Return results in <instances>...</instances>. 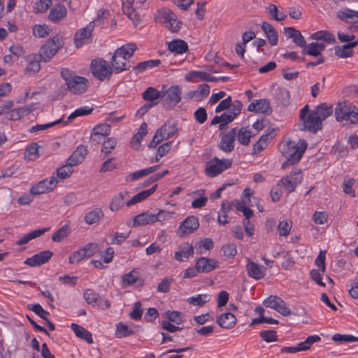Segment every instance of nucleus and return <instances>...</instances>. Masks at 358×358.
<instances>
[{
  "label": "nucleus",
  "instance_id": "obj_1",
  "mask_svg": "<svg viewBox=\"0 0 358 358\" xmlns=\"http://www.w3.org/2000/svg\"><path fill=\"white\" fill-rule=\"evenodd\" d=\"M136 48L135 43H129L122 45L115 51L111 61V65L115 72L120 73L131 67L127 60L134 55Z\"/></svg>",
  "mask_w": 358,
  "mask_h": 358
},
{
  "label": "nucleus",
  "instance_id": "obj_2",
  "mask_svg": "<svg viewBox=\"0 0 358 358\" xmlns=\"http://www.w3.org/2000/svg\"><path fill=\"white\" fill-rule=\"evenodd\" d=\"M61 76L65 80L68 90L75 94H81L86 92L89 82L87 78L76 75L69 69L61 70Z\"/></svg>",
  "mask_w": 358,
  "mask_h": 358
},
{
  "label": "nucleus",
  "instance_id": "obj_3",
  "mask_svg": "<svg viewBox=\"0 0 358 358\" xmlns=\"http://www.w3.org/2000/svg\"><path fill=\"white\" fill-rule=\"evenodd\" d=\"M307 145L304 139H300L298 143L289 141L280 146V152L292 163H298L305 152Z\"/></svg>",
  "mask_w": 358,
  "mask_h": 358
},
{
  "label": "nucleus",
  "instance_id": "obj_4",
  "mask_svg": "<svg viewBox=\"0 0 358 358\" xmlns=\"http://www.w3.org/2000/svg\"><path fill=\"white\" fill-rule=\"evenodd\" d=\"M231 159H220L217 157H213L206 163L204 172L207 176L213 178L231 168Z\"/></svg>",
  "mask_w": 358,
  "mask_h": 358
},
{
  "label": "nucleus",
  "instance_id": "obj_5",
  "mask_svg": "<svg viewBox=\"0 0 358 358\" xmlns=\"http://www.w3.org/2000/svg\"><path fill=\"white\" fill-rule=\"evenodd\" d=\"M91 71L94 76L101 81L109 80L112 74V67L103 59H93Z\"/></svg>",
  "mask_w": 358,
  "mask_h": 358
},
{
  "label": "nucleus",
  "instance_id": "obj_6",
  "mask_svg": "<svg viewBox=\"0 0 358 358\" xmlns=\"http://www.w3.org/2000/svg\"><path fill=\"white\" fill-rule=\"evenodd\" d=\"M181 88L178 85L171 86L162 92V101L166 109H172L181 100Z\"/></svg>",
  "mask_w": 358,
  "mask_h": 358
},
{
  "label": "nucleus",
  "instance_id": "obj_7",
  "mask_svg": "<svg viewBox=\"0 0 358 358\" xmlns=\"http://www.w3.org/2000/svg\"><path fill=\"white\" fill-rule=\"evenodd\" d=\"M303 180V176L300 169L292 171L289 175L282 177L278 182V186L284 188L287 194L293 192L296 186L299 185Z\"/></svg>",
  "mask_w": 358,
  "mask_h": 358
},
{
  "label": "nucleus",
  "instance_id": "obj_8",
  "mask_svg": "<svg viewBox=\"0 0 358 358\" xmlns=\"http://www.w3.org/2000/svg\"><path fill=\"white\" fill-rule=\"evenodd\" d=\"M335 115L337 121H347L351 124L358 122V113L351 110L345 103H338L335 108Z\"/></svg>",
  "mask_w": 358,
  "mask_h": 358
},
{
  "label": "nucleus",
  "instance_id": "obj_9",
  "mask_svg": "<svg viewBox=\"0 0 358 358\" xmlns=\"http://www.w3.org/2000/svg\"><path fill=\"white\" fill-rule=\"evenodd\" d=\"M58 181L56 178L51 177L45 179L31 186L30 192L34 195H39L52 191L56 187Z\"/></svg>",
  "mask_w": 358,
  "mask_h": 358
},
{
  "label": "nucleus",
  "instance_id": "obj_10",
  "mask_svg": "<svg viewBox=\"0 0 358 358\" xmlns=\"http://www.w3.org/2000/svg\"><path fill=\"white\" fill-rule=\"evenodd\" d=\"M161 17L163 20L162 23L166 24V26L171 32H177L181 26V22L178 20L177 16L170 10H163L161 12Z\"/></svg>",
  "mask_w": 358,
  "mask_h": 358
},
{
  "label": "nucleus",
  "instance_id": "obj_11",
  "mask_svg": "<svg viewBox=\"0 0 358 358\" xmlns=\"http://www.w3.org/2000/svg\"><path fill=\"white\" fill-rule=\"evenodd\" d=\"M303 127L301 130H308L313 133H316L317 131L322 129V123L320 122L315 113L311 111L306 118L302 120Z\"/></svg>",
  "mask_w": 358,
  "mask_h": 358
},
{
  "label": "nucleus",
  "instance_id": "obj_12",
  "mask_svg": "<svg viewBox=\"0 0 358 358\" xmlns=\"http://www.w3.org/2000/svg\"><path fill=\"white\" fill-rule=\"evenodd\" d=\"M52 255V252L50 250L42 251L27 259L24 263L30 266H38L48 262Z\"/></svg>",
  "mask_w": 358,
  "mask_h": 358
},
{
  "label": "nucleus",
  "instance_id": "obj_13",
  "mask_svg": "<svg viewBox=\"0 0 358 358\" xmlns=\"http://www.w3.org/2000/svg\"><path fill=\"white\" fill-rule=\"evenodd\" d=\"M248 110L263 114H271L272 108L268 99H259L252 101L248 106Z\"/></svg>",
  "mask_w": 358,
  "mask_h": 358
},
{
  "label": "nucleus",
  "instance_id": "obj_14",
  "mask_svg": "<svg viewBox=\"0 0 358 358\" xmlns=\"http://www.w3.org/2000/svg\"><path fill=\"white\" fill-rule=\"evenodd\" d=\"M236 135V129L230 130L222 138L220 149L224 152H231L234 149V141Z\"/></svg>",
  "mask_w": 358,
  "mask_h": 358
},
{
  "label": "nucleus",
  "instance_id": "obj_15",
  "mask_svg": "<svg viewBox=\"0 0 358 358\" xmlns=\"http://www.w3.org/2000/svg\"><path fill=\"white\" fill-rule=\"evenodd\" d=\"M199 227V222L198 218L195 216H189L181 223L178 231L182 235H187L196 230Z\"/></svg>",
  "mask_w": 358,
  "mask_h": 358
},
{
  "label": "nucleus",
  "instance_id": "obj_16",
  "mask_svg": "<svg viewBox=\"0 0 358 358\" xmlns=\"http://www.w3.org/2000/svg\"><path fill=\"white\" fill-rule=\"evenodd\" d=\"M246 270L250 277L259 280L265 276L266 268L248 259Z\"/></svg>",
  "mask_w": 358,
  "mask_h": 358
},
{
  "label": "nucleus",
  "instance_id": "obj_17",
  "mask_svg": "<svg viewBox=\"0 0 358 358\" xmlns=\"http://www.w3.org/2000/svg\"><path fill=\"white\" fill-rule=\"evenodd\" d=\"M196 264L199 272L209 273L218 266L219 262L215 259L200 257Z\"/></svg>",
  "mask_w": 358,
  "mask_h": 358
},
{
  "label": "nucleus",
  "instance_id": "obj_18",
  "mask_svg": "<svg viewBox=\"0 0 358 358\" xmlns=\"http://www.w3.org/2000/svg\"><path fill=\"white\" fill-rule=\"evenodd\" d=\"M216 322L220 327L231 329L236 324L237 320L234 314L225 313L218 315Z\"/></svg>",
  "mask_w": 358,
  "mask_h": 358
},
{
  "label": "nucleus",
  "instance_id": "obj_19",
  "mask_svg": "<svg viewBox=\"0 0 358 358\" xmlns=\"http://www.w3.org/2000/svg\"><path fill=\"white\" fill-rule=\"evenodd\" d=\"M94 30V24H88L86 27L82 28L74 36L75 45L77 48L82 46L85 40L91 36Z\"/></svg>",
  "mask_w": 358,
  "mask_h": 358
},
{
  "label": "nucleus",
  "instance_id": "obj_20",
  "mask_svg": "<svg viewBox=\"0 0 358 358\" xmlns=\"http://www.w3.org/2000/svg\"><path fill=\"white\" fill-rule=\"evenodd\" d=\"M210 93V87L208 84H202L199 86L197 90L189 91L187 94V96L189 99H194L196 101H201L207 97Z\"/></svg>",
  "mask_w": 358,
  "mask_h": 358
},
{
  "label": "nucleus",
  "instance_id": "obj_21",
  "mask_svg": "<svg viewBox=\"0 0 358 358\" xmlns=\"http://www.w3.org/2000/svg\"><path fill=\"white\" fill-rule=\"evenodd\" d=\"M336 15L347 23H358V11L345 8L338 11Z\"/></svg>",
  "mask_w": 358,
  "mask_h": 358
},
{
  "label": "nucleus",
  "instance_id": "obj_22",
  "mask_svg": "<svg viewBox=\"0 0 358 358\" xmlns=\"http://www.w3.org/2000/svg\"><path fill=\"white\" fill-rule=\"evenodd\" d=\"M87 153V148L84 145H80L69 157L67 162L73 166L80 164L84 160Z\"/></svg>",
  "mask_w": 358,
  "mask_h": 358
},
{
  "label": "nucleus",
  "instance_id": "obj_23",
  "mask_svg": "<svg viewBox=\"0 0 358 358\" xmlns=\"http://www.w3.org/2000/svg\"><path fill=\"white\" fill-rule=\"evenodd\" d=\"M314 113L317 115L320 122H322L326 118L331 115L334 112V108L332 105H329L326 103H323L317 106L313 110Z\"/></svg>",
  "mask_w": 358,
  "mask_h": 358
},
{
  "label": "nucleus",
  "instance_id": "obj_24",
  "mask_svg": "<svg viewBox=\"0 0 358 358\" xmlns=\"http://www.w3.org/2000/svg\"><path fill=\"white\" fill-rule=\"evenodd\" d=\"M160 165H155L151 167H148L142 170H139L135 171L134 173H130L126 177V180L127 182H133L134 180H138L141 178L146 176L150 173H152L159 169Z\"/></svg>",
  "mask_w": 358,
  "mask_h": 358
},
{
  "label": "nucleus",
  "instance_id": "obj_25",
  "mask_svg": "<svg viewBox=\"0 0 358 358\" xmlns=\"http://www.w3.org/2000/svg\"><path fill=\"white\" fill-rule=\"evenodd\" d=\"M133 2L134 1L131 2L130 1H127L122 3V8L124 14H126L127 17L133 21L135 26H137L141 22V19L138 13L132 6Z\"/></svg>",
  "mask_w": 358,
  "mask_h": 358
},
{
  "label": "nucleus",
  "instance_id": "obj_26",
  "mask_svg": "<svg viewBox=\"0 0 358 358\" xmlns=\"http://www.w3.org/2000/svg\"><path fill=\"white\" fill-rule=\"evenodd\" d=\"M157 220L155 214L142 213L136 215L134 219V226H142L156 222Z\"/></svg>",
  "mask_w": 358,
  "mask_h": 358
},
{
  "label": "nucleus",
  "instance_id": "obj_27",
  "mask_svg": "<svg viewBox=\"0 0 358 358\" xmlns=\"http://www.w3.org/2000/svg\"><path fill=\"white\" fill-rule=\"evenodd\" d=\"M71 328L74 331L77 337L85 341L87 343L91 344L93 343L92 334L82 326L72 323Z\"/></svg>",
  "mask_w": 358,
  "mask_h": 358
},
{
  "label": "nucleus",
  "instance_id": "obj_28",
  "mask_svg": "<svg viewBox=\"0 0 358 358\" xmlns=\"http://www.w3.org/2000/svg\"><path fill=\"white\" fill-rule=\"evenodd\" d=\"M67 14V10L66 7L63 5H56L49 13V19L54 22H57L62 20H63Z\"/></svg>",
  "mask_w": 358,
  "mask_h": 358
},
{
  "label": "nucleus",
  "instance_id": "obj_29",
  "mask_svg": "<svg viewBox=\"0 0 358 358\" xmlns=\"http://www.w3.org/2000/svg\"><path fill=\"white\" fill-rule=\"evenodd\" d=\"M262 28L266 34L268 40L271 45H275L278 43V36L275 29L268 22H264Z\"/></svg>",
  "mask_w": 358,
  "mask_h": 358
},
{
  "label": "nucleus",
  "instance_id": "obj_30",
  "mask_svg": "<svg viewBox=\"0 0 358 358\" xmlns=\"http://www.w3.org/2000/svg\"><path fill=\"white\" fill-rule=\"evenodd\" d=\"M50 230V227H45L36 230H34L31 231L30 233L24 235L21 238H20L17 242L16 245H22L24 244L28 243L31 240L36 238L41 235H43L44 233Z\"/></svg>",
  "mask_w": 358,
  "mask_h": 358
},
{
  "label": "nucleus",
  "instance_id": "obj_31",
  "mask_svg": "<svg viewBox=\"0 0 358 358\" xmlns=\"http://www.w3.org/2000/svg\"><path fill=\"white\" fill-rule=\"evenodd\" d=\"M58 50L55 46H52L51 43L48 42L43 46H41L39 52V56L41 60L46 62H48L57 52Z\"/></svg>",
  "mask_w": 358,
  "mask_h": 358
},
{
  "label": "nucleus",
  "instance_id": "obj_32",
  "mask_svg": "<svg viewBox=\"0 0 358 358\" xmlns=\"http://www.w3.org/2000/svg\"><path fill=\"white\" fill-rule=\"evenodd\" d=\"M193 253V246L188 243H185L180 246L179 250L175 253V259L178 261H182L183 258L188 259Z\"/></svg>",
  "mask_w": 358,
  "mask_h": 358
},
{
  "label": "nucleus",
  "instance_id": "obj_33",
  "mask_svg": "<svg viewBox=\"0 0 358 358\" xmlns=\"http://www.w3.org/2000/svg\"><path fill=\"white\" fill-rule=\"evenodd\" d=\"M273 138L271 132L262 135L259 141L253 145V154L255 155L264 150Z\"/></svg>",
  "mask_w": 358,
  "mask_h": 358
},
{
  "label": "nucleus",
  "instance_id": "obj_34",
  "mask_svg": "<svg viewBox=\"0 0 358 358\" xmlns=\"http://www.w3.org/2000/svg\"><path fill=\"white\" fill-rule=\"evenodd\" d=\"M159 129L163 136L168 139L173 136L177 133V124L176 122L169 120H167Z\"/></svg>",
  "mask_w": 358,
  "mask_h": 358
},
{
  "label": "nucleus",
  "instance_id": "obj_35",
  "mask_svg": "<svg viewBox=\"0 0 358 358\" xmlns=\"http://www.w3.org/2000/svg\"><path fill=\"white\" fill-rule=\"evenodd\" d=\"M157 187V185H155L150 189H147V190H143V191L139 192L138 194H136L135 196H134L132 197L131 199H130L129 201H127V206H132L134 204L139 203V202L142 201L143 200L145 199L146 198L150 196L152 194H153L155 192Z\"/></svg>",
  "mask_w": 358,
  "mask_h": 358
},
{
  "label": "nucleus",
  "instance_id": "obj_36",
  "mask_svg": "<svg viewBox=\"0 0 358 358\" xmlns=\"http://www.w3.org/2000/svg\"><path fill=\"white\" fill-rule=\"evenodd\" d=\"M168 48L171 52L182 54L187 50L188 46L187 43L184 41L175 39L168 43Z\"/></svg>",
  "mask_w": 358,
  "mask_h": 358
},
{
  "label": "nucleus",
  "instance_id": "obj_37",
  "mask_svg": "<svg viewBox=\"0 0 358 358\" xmlns=\"http://www.w3.org/2000/svg\"><path fill=\"white\" fill-rule=\"evenodd\" d=\"M234 120V118L233 116L229 113V112L227 111L220 116H215L211 120L210 124L212 125L220 124L219 129H223L224 126L231 122Z\"/></svg>",
  "mask_w": 358,
  "mask_h": 358
},
{
  "label": "nucleus",
  "instance_id": "obj_38",
  "mask_svg": "<svg viewBox=\"0 0 358 358\" xmlns=\"http://www.w3.org/2000/svg\"><path fill=\"white\" fill-rule=\"evenodd\" d=\"M147 124L145 122H143L138 129V132L134 135L131 143V146L134 149H139L142 139L147 134Z\"/></svg>",
  "mask_w": 358,
  "mask_h": 358
},
{
  "label": "nucleus",
  "instance_id": "obj_39",
  "mask_svg": "<svg viewBox=\"0 0 358 358\" xmlns=\"http://www.w3.org/2000/svg\"><path fill=\"white\" fill-rule=\"evenodd\" d=\"M103 217V213L100 208H95L94 210L87 213L85 216V222L88 224H93L97 223Z\"/></svg>",
  "mask_w": 358,
  "mask_h": 358
},
{
  "label": "nucleus",
  "instance_id": "obj_40",
  "mask_svg": "<svg viewBox=\"0 0 358 358\" xmlns=\"http://www.w3.org/2000/svg\"><path fill=\"white\" fill-rule=\"evenodd\" d=\"M352 49V48L350 43L341 46H336L335 55L340 58L351 57L354 54V52Z\"/></svg>",
  "mask_w": 358,
  "mask_h": 358
},
{
  "label": "nucleus",
  "instance_id": "obj_41",
  "mask_svg": "<svg viewBox=\"0 0 358 358\" xmlns=\"http://www.w3.org/2000/svg\"><path fill=\"white\" fill-rule=\"evenodd\" d=\"M127 195V192H120L115 195L110 203V209L115 212L121 208L124 205V196Z\"/></svg>",
  "mask_w": 358,
  "mask_h": 358
},
{
  "label": "nucleus",
  "instance_id": "obj_42",
  "mask_svg": "<svg viewBox=\"0 0 358 358\" xmlns=\"http://www.w3.org/2000/svg\"><path fill=\"white\" fill-rule=\"evenodd\" d=\"M162 92H159L156 89L152 87H149L143 93V99L152 103L157 102L156 101L159 99H162Z\"/></svg>",
  "mask_w": 358,
  "mask_h": 358
},
{
  "label": "nucleus",
  "instance_id": "obj_43",
  "mask_svg": "<svg viewBox=\"0 0 358 358\" xmlns=\"http://www.w3.org/2000/svg\"><path fill=\"white\" fill-rule=\"evenodd\" d=\"M238 141L243 145H248L250 142L252 135L251 131L245 127H241L236 133Z\"/></svg>",
  "mask_w": 358,
  "mask_h": 358
},
{
  "label": "nucleus",
  "instance_id": "obj_44",
  "mask_svg": "<svg viewBox=\"0 0 358 358\" xmlns=\"http://www.w3.org/2000/svg\"><path fill=\"white\" fill-rule=\"evenodd\" d=\"M161 64L160 59H152L138 63L133 68L134 71L141 73L148 68H154L158 66Z\"/></svg>",
  "mask_w": 358,
  "mask_h": 358
},
{
  "label": "nucleus",
  "instance_id": "obj_45",
  "mask_svg": "<svg viewBox=\"0 0 358 358\" xmlns=\"http://www.w3.org/2000/svg\"><path fill=\"white\" fill-rule=\"evenodd\" d=\"M310 38L316 41H324L327 43L335 41L333 34L327 31H320L314 33Z\"/></svg>",
  "mask_w": 358,
  "mask_h": 358
},
{
  "label": "nucleus",
  "instance_id": "obj_46",
  "mask_svg": "<svg viewBox=\"0 0 358 358\" xmlns=\"http://www.w3.org/2000/svg\"><path fill=\"white\" fill-rule=\"evenodd\" d=\"M134 334V331L129 329L126 324L120 322L116 326L115 335L118 338L127 337Z\"/></svg>",
  "mask_w": 358,
  "mask_h": 358
},
{
  "label": "nucleus",
  "instance_id": "obj_47",
  "mask_svg": "<svg viewBox=\"0 0 358 358\" xmlns=\"http://www.w3.org/2000/svg\"><path fill=\"white\" fill-rule=\"evenodd\" d=\"M206 74V72L191 71L186 74L185 80L193 82L205 81Z\"/></svg>",
  "mask_w": 358,
  "mask_h": 358
},
{
  "label": "nucleus",
  "instance_id": "obj_48",
  "mask_svg": "<svg viewBox=\"0 0 358 358\" xmlns=\"http://www.w3.org/2000/svg\"><path fill=\"white\" fill-rule=\"evenodd\" d=\"M267 10L269 15L276 21H282L287 17V15L282 12H279L278 7L274 4H271Z\"/></svg>",
  "mask_w": 358,
  "mask_h": 358
},
{
  "label": "nucleus",
  "instance_id": "obj_49",
  "mask_svg": "<svg viewBox=\"0 0 358 358\" xmlns=\"http://www.w3.org/2000/svg\"><path fill=\"white\" fill-rule=\"evenodd\" d=\"M332 340L338 343H343L348 342H357L358 341V337L352 336V335H344L336 334L332 336Z\"/></svg>",
  "mask_w": 358,
  "mask_h": 358
},
{
  "label": "nucleus",
  "instance_id": "obj_50",
  "mask_svg": "<svg viewBox=\"0 0 358 358\" xmlns=\"http://www.w3.org/2000/svg\"><path fill=\"white\" fill-rule=\"evenodd\" d=\"M73 171V166L70 165L67 162L65 165H63L60 168L57 169V177L62 180L67 178L71 176Z\"/></svg>",
  "mask_w": 358,
  "mask_h": 358
},
{
  "label": "nucleus",
  "instance_id": "obj_51",
  "mask_svg": "<svg viewBox=\"0 0 358 358\" xmlns=\"http://www.w3.org/2000/svg\"><path fill=\"white\" fill-rule=\"evenodd\" d=\"M138 279V274L136 269H133L129 273H127L122 276V283L125 285H131L137 282Z\"/></svg>",
  "mask_w": 358,
  "mask_h": 358
},
{
  "label": "nucleus",
  "instance_id": "obj_52",
  "mask_svg": "<svg viewBox=\"0 0 358 358\" xmlns=\"http://www.w3.org/2000/svg\"><path fill=\"white\" fill-rule=\"evenodd\" d=\"M260 337L267 343L275 342L278 340L277 332L274 330H264L259 332Z\"/></svg>",
  "mask_w": 358,
  "mask_h": 358
},
{
  "label": "nucleus",
  "instance_id": "obj_53",
  "mask_svg": "<svg viewBox=\"0 0 358 358\" xmlns=\"http://www.w3.org/2000/svg\"><path fill=\"white\" fill-rule=\"evenodd\" d=\"M292 226L291 220H282L278 224V230L280 236H287L289 234Z\"/></svg>",
  "mask_w": 358,
  "mask_h": 358
},
{
  "label": "nucleus",
  "instance_id": "obj_54",
  "mask_svg": "<svg viewBox=\"0 0 358 358\" xmlns=\"http://www.w3.org/2000/svg\"><path fill=\"white\" fill-rule=\"evenodd\" d=\"M69 234V230L67 225H64L58 229L52 237V239L55 242H61L64 238H66Z\"/></svg>",
  "mask_w": 358,
  "mask_h": 358
},
{
  "label": "nucleus",
  "instance_id": "obj_55",
  "mask_svg": "<svg viewBox=\"0 0 358 358\" xmlns=\"http://www.w3.org/2000/svg\"><path fill=\"white\" fill-rule=\"evenodd\" d=\"M355 182V180L350 178H345L343 183V192L350 195L352 197L355 196V192L352 189V185Z\"/></svg>",
  "mask_w": 358,
  "mask_h": 358
},
{
  "label": "nucleus",
  "instance_id": "obj_56",
  "mask_svg": "<svg viewBox=\"0 0 358 358\" xmlns=\"http://www.w3.org/2000/svg\"><path fill=\"white\" fill-rule=\"evenodd\" d=\"M210 300V297L207 294H199L188 299V301L194 306H203Z\"/></svg>",
  "mask_w": 358,
  "mask_h": 358
},
{
  "label": "nucleus",
  "instance_id": "obj_57",
  "mask_svg": "<svg viewBox=\"0 0 358 358\" xmlns=\"http://www.w3.org/2000/svg\"><path fill=\"white\" fill-rule=\"evenodd\" d=\"M321 340V338L318 335H313L308 336L304 341L300 343L301 349L303 351H306L310 348L312 345Z\"/></svg>",
  "mask_w": 358,
  "mask_h": 358
},
{
  "label": "nucleus",
  "instance_id": "obj_58",
  "mask_svg": "<svg viewBox=\"0 0 358 358\" xmlns=\"http://www.w3.org/2000/svg\"><path fill=\"white\" fill-rule=\"evenodd\" d=\"M52 4V0H38L35 3L34 9L36 13H43L46 11Z\"/></svg>",
  "mask_w": 358,
  "mask_h": 358
},
{
  "label": "nucleus",
  "instance_id": "obj_59",
  "mask_svg": "<svg viewBox=\"0 0 358 358\" xmlns=\"http://www.w3.org/2000/svg\"><path fill=\"white\" fill-rule=\"evenodd\" d=\"M276 98L282 105L286 106L289 103V92L287 89H279Z\"/></svg>",
  "mask_w": 358,
  "mask_h": 358
},
{
  "label": "nucleus",
  "instance_id": "obj_60",
  "mask_svg": "<svg viewBox=\"0 0 358 358\" xmlns=\"http://www.w3.org/2000/svg\"><path fill=\"white\" fill-rule=\"evenodd\" d=\"M116 145V140L114 138H109L107 141L103 142L101 152L109 155L115 148Z\"/></svg>",
  "mask_w": 358,
  "mask_h": 358
},
{
  "label": "nucleus",
  "instance_id": "obj_61",
  "mask_svg": "<svg viewBox=\"0 0 358 358\" xmlns=\"http://www.w3.org/2000/svg\"><path fill=\"white\" fill-rule=\"evenodd\" d=\"M92 110L93 108H90L87 106L78 108L69 116L68 120H72L77 117L90 114L92 112Z\"/></svg>",
  "mask_w": 358,
  "mask_h": 358
},
{
  "label": "nucleus",
  "instance_id": "obj_62",
  "mask_svg": "<svg viewBox=\"0 0 358 358\" xmlns=\"http://www.w3.org/2000/svg\"><path fill=\"white\" fill-rule=\"evenodd\" d=\"M173 279L171 278H166L160 282L157 287L159 292L167 293L169 292Z\"/></svg>",
  "mask_w": 358,
  "mask_h": 358
},
{
  "label": "nucleus",
  "instance_id": "obj_63",
  "mask_svg": "<svg viewBox=\"0 0 358 358\" xmlns=\"http://www.w3.org/2000/svg\"><path fill=\"white\" fill-rule=\"evenodd\" d=\"M33 33L35 36L43 38L48 35L49 29L45 25L36 24L33 28Z\"/></svg>",
  "mask_w": 358,
  "mask_h": 358
},
{
  "label": "nucleus",
  "instance_id": "obj_64",
  "mask_svg": "<svg viewBox=\"0 0 358 358\" xmlns=\"http://www.w3.org/2000/svg\"><path fill=\"white\" fill-rule=\"evenodd\" d=\"M94 131L96 134H101L103 136H107L110 134L111 127L109 124L103 123L99 125H96L93 128Z\"/></svg>",
  "mask_w": 358,
  "mask_h": 358
}]
</instances>
